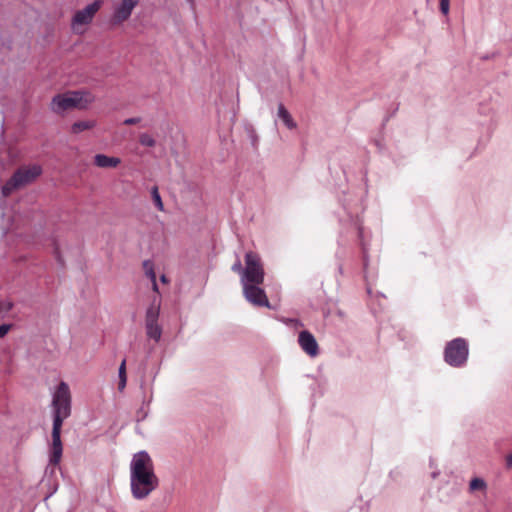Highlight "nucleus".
<instances>
[{
	"label": "nucleus",
	"mask_w": 512,
	"mask_h": 512,
	"mask_svg": "<svg viewBox=\"0 0 512 512\" xmlns=\"http://www.w3.org/2000/svg\"><path fill=\"white\" fill-rule=\"evenodd\" d=\"M159 486V479L155 474L154 463L146 451L133 455L130 463V489L132 496L137 500L147 498Z\"/></svg>",
	"instance_id": "f257e3e1"
},
{
	"label": "nucleus",
	"mask_w": 512,
	"mask_h": 512,
	"mask_svg": "<svg viewBox=\"0 0 512 512\" xmlns=\"http://www.w3.org/2000/svg\"><path fill=\"white\" fill-rule=\"evenodd\" d=\"M52 408L53 427L50 464L56 466L59 464L63 452L61 441L63 421L71 415V392L67 383L61 381L57 386L52 398Z\"/></svg>",
	"instance_id": "f03ea898"
},
{
	"label": "nucleus",
	"mask_w": 512,
	"mask_h": 512,
	"mask_svg": "<svg viewBox=\"0 0 512 512\" xmlns=\"http://www.w3.org/2000/svg\"><path fill=\"white\" fill-rule=\"evenodd\" d=\"M95 100L94 95L87 90L69 91L56 95L51 102V109L55 113H62L70 109H85Z\"/></svg>",
	"instance_id": "7ed1b4c3"
},
{
	"label": "nucleus",
	"mask_w": 512,
	"mask_h": 512,
	"mask_svg": "<svg viewBox=\"0 0 512 512\" xmlns=\"http://www.w3.org/2000/svg\"><path fill=\"white\" fill-rule=\"evenodd\" d=\"M42 173L39 165L20 167L2 188L3 196H9L13 191L32 183Z\"/></svg>",
	"instance_id": "20e7f679"
},
{
	"label": "nucleus",
	"mask_w": 512,
	"mask_h": 512,
	"mask_svg": "<svg viewBox=\"0 0 512 512\" xmlns=\"http://www.w3.org/2000/svg\"><path fill=\"white\" fill-rule=\"evenodd\" d=\"M264 276L265 272L260 256L252 251L247 252L245 255L243 277H241L242 284H262L264 282Z\"/></svg>",
	"instance_id": "39448f33"
},
{
	"label": "nucleus",
	"mask_w": 512,
	"mask_h": 512,
	"mask_svg": "<svg viewBox=\"0 0 512 512\" xmlns=\"http://www.w3.org/2000/svg\"><path fill=\"white\" fill-rule=\"evenodd\" d=\"M468 344L463 338H456L447 343L444 350L446 363L453 367L464 365L468 358Z\"/></svg>",
	"instance_id": "423d86ee"
},
{
	"label": "nucleus",
	"mask_w": 512,
	"mask_h": 512,
	"mask_svg": "<svg viewBox=\"0 0 512 512\" xmlns=\"http://www.w3.org/2000/svg\"><path fill=\"white\" fill-rule=\"evenodd\" d=\"M160 313V301L153 300L152 304L148 307L145 315V328L148 338L158 342L162 335V328L158 324Z\"/></svg>",
	"instance_id": "0eeeda50"
},
{
	"label": "nucleus",
	"mask_w": 512,
	"mask_h": 512,
	"mask_svg": "<svg viewBox=\"0 0 512 512\" xmlns=\"http://www.w3.org/2000/svg\"><path fill=\"white\" fill-rule=\"evenodd\" d=\"M101 6L102 1L96 0L93 3L87 5L84 9L77 11L72 20L73 30L78 33H82V31L79 30V26L91 23L95 14L100 10Z\"/></svg>",
	"instance_id": "6e6552de"
},
{
	"label": "nucleus",
	"mask_w": 512,
	"mask_h": 512,
	"mask_svg": "<svg viewBox=\"0 0 512 512\" xmlns=\"http://www.w3.org/2000/svg\"><path fill=\"white\" fill-rule=\"evenodd\" d=\"M138 3L139 0H121L114 7V11L111 16V23L113 25H121L127 21Z\"/></svg>",
	"instance_id": "1a4fd4ad"
},
{
	"label": "nucleus",
	"mask_w": 512,
	"mask_h": 512,
	"mask_svg": "<svg viewBox=\"0 0 512 512\" xmlns=\"http://www.w3.org/2000/svg\"><path fill=\"white\" fill-rule=\"evenodd\" d=\"M243 293L245 298L255 306H265L270 308L269 300L266 296L265 291L258 287L259 284L244 283Z\"/></svg>",
	"instance_id": "9d476101"
},
{
	"label": "nucleus",
	"mask_w": 512,
	"mask_h": 512,
	"mask_svg": "<svg viewBox=\"0 0 512 512\" xmlns=\"http://www.w3.org/2000/svg\"><path fill=\"white\" fill-rule=\"evenodd\" d=\"M298 343L301 349L310 357L319 354V346L315 337L307 330L301 331L298 336Z\"/></svg>",
	"instance_id": "9b49d317"
},
{
	"label": "nucleus",
	"mask_w": 512,
	"mask_h": 512,
	"mask_svg": "<svg viewBox=\"0 0 512 512\" xmlns=\"http://www.w3.org/2000/svg\"><path fill=\"white\" fill-rule=\"evenodd\" d=\"M121 163L118 157H111L105 154H97L94 157V164L100 168H116Z\"/></svg>",
	"instance_id": "f8f14e48"
},
{
	"label": "nucleus",
	"mask_w": 512,
	"mask_h": 512,
	"mask_svg": "<svg viewBox=\"0 0 512 512\" xmlns=\"http://www.w3.org/2000/svg\"><path fill=\"white\" fill-rule=\"evenodd\" d=\"M278 117L288 129H295L297 127L296 122L283 104H279L278 106Z\"/></svg>",
	"instance_id": "ddd939ff"
},
{
	"label": "nucleus",
	"mask_w": 512,
	"mask_h": 512,
	"mask_svg": "<svg viewBox=\"0 0 512 512\" xmlns=\"http://www.w3.org/2000/svg\"><path fill=\"white\" fill-rule=\"evenodd\" d=\"M95 126H96L95 120L77 121L72 125L71 131L74 134H79L83 131L92 129Z\"/></svg>",
	"instance_id": "4468645a"
},
{
	"label": "nucleus",
	"mask_w": 512,
	"mask_h": 512,
	"mask_svg": "<svg viewBox=\"0 0 512 512\" xmlns=\"http://www.w3.org/2000/svg\"><path fill=\"white\" fill-rule=\"evenodd\" d=\"M127 375H126V360L124 359L119 367V383L118 389L122 391L126 387Z\"/></svg>",
	"instance_id": "2eb2a0df"
},
{
	"label": "nucleus",
	"mask_w": 512,
	"mask_h": 512,
	"mask_svg": "<svg viewBox=\"0 0 512 512\" xmlns=\"http://www.w3.org/2000/svg\"><path fill=\"white\" fill-rule=\"evenodd\" d=\"M487 488L486 482L481 478H473L469 484L470 492L485 491Z\"/></svg>",
	"instance_id": "dca6fc26"
},
{
	"label": "nucleus",
	"mask_w": 512,
	"mask_h": 512,
	"mask_svg": "<svg viewBox=\"0 0 512 512\" xmlns=\"http://www.w3.org/2000/svg\"><path fill=\"white\" fill-rule=\"evenodd\" d=\"M139 143L145 147H154L156 145L155 139L148 133H141L139 135Z\"/></svg>",
	"instance_id": "f3484780"
},
{
	"label": "nucleus",
	"mask_w": 512,
	"mask_h": 512,
	"mask_svg": "<svg viewBox=\"0 0 512 512\" xmlns=\"http://www.w3.org/2000/svg\"><path fill=\"white\" fill-rule=\"evenodd\" d=\"M152 199L156 205V207L160 210V211H163L164 210V205H163V202H162V199H161V196L158 192V188L155 186L153 187L152 189Z\"/></svg>",
	"instance_id": "a211bd4d"
},
{
	"label": "nucleus",
	"mask_w": 512,
	"mask_h": 512,
	"mask_svg": "<svg viewBox=\"0 0 512 512\" xmlns=\"http://www.w3.org/2000/svg\"><path fill=\"white\" fill-rule=\"evenodd\" d=\"M143 267H144V270H145V273H146L147 277H148L151 281H154V279H156V274H155V271H154V267H153L152 262H150V261H145V262L143 263Z\"/></svg>",
	"instance_id": "6ab92c4d"
},
{
	"label": "nucleus",
	"mask_w": 512,
	"mask_h": 512,
	"mask_svg": "<svg viewBox=\"0 0 512 512\" xmlns=\"http://www.w3.org/2000/svg\"><path fill=\"white\" fill-rule=\"evenodd\" d=\"M450 0H440V11L447 15L449 13Z\"/></svg>",
	"instance_id": "aec40b11"
},
{
	"label": "nucleus",
	"mask_w": 512,
	"mask_h": 512,
	"mask_svg": "<svg viewBox=\"0 0 512 512\" xmlns=\"http://www.w3.org/2000/svg\"><path fill=\"white\" fill-rule=\"evenodd\" d=\"M231 269L233 272L238 273L241 275V277H243L244 268L242 267L241 261L239 259L232 265Z\"/></svg>",
	"instance_id": "412c9836"
},
{
	"label": "nucleus",
	"mask_w": 512,
	"mask_h": 512,
	"mask_svg": "<svg viewBox=\"0 0 512 512\" xmlns=\"http://www.w3.org/2000/svg\"><path fill=\"white\" fill-rule=\"evenodd\" d=\"M11 324H2L0 325V338L4 337L11 329Z\"/></svg>",
	"instance_id": "4be33fe9"
},
{
	"label": "nucleus",
	"mask_w": 512,
	"mask_h": 512,
	"mask_svg": "<svg viewBox=\"0 0 512 512\" xmlns=\"http://www.w3.org/2000/svg\"><path fill=\"white\" fill-rule=\"evenodd\" d=\"M141 121V118L139 117H133V118H127L124 120V125H135L138 124Z\"/></svg>",
	"instance_id": "5701e85b"
},
{
	"label": "nucleus",
	"mask_w": 512,
	"mask_h": 512,
	"mask_svg": "<svg viewBox=\"0 0 512 512\" xmlns=\"http://www.w3.org/2000/svg\"><path fill=\"white\" fill-rule=\"evenodd\" d=\"M506 467L508 469L512 468V452L506 456Z\"/></svg>",
	"instance_id": "b1692460"
},
{
	"label": "nucleus",
	"mask_w": 512,
	"mask_h": 512,
	"mask_svg": "<svg viewBox=\"0 0 512 512\" xmlns=\"http://www.w3.org/2000/svg\"><path fill=\"white\" fill-rule=\"evenodd\" d=\"M11 308H12V303H10V302L1 304V306H0V310H5V311L10 310Z\"/></svg>",
	"instance_id": "393cba45"
},
{
	"label": "nucleus",
	"mask_w": 512,
	"mask_h": 512,
	"mask_svg": "<svg viewBox=\"0 0 512 512\" xmlns=\"http://www.w3.org/2000/svg\"><path fill=\"white\" fill-rule=\"evenodd\" d=\"M151 282H152L153 291L158 293V285H157L156 279H154V281H151Z\"/></svg>",
	"instance_id": "a878e982"
},
{
	"label": "nucleus",
	"mask_w": 512,
	"mask_h": 512,
	"mask_svg": "<svg viewBox=\"0 0 512 512\" xmlns=\"http://www.w3.org/2000/svg\"><path fill=\"white\" fill-rule=\"evenodd\" d=\"M160 280H161V282H163V283H167V282H168V279H167V277H166L165 275H162V276L160 277Z\"/></svg>",
	"instance_id": "bb28decb"
},
{
	"label": "nucleus",
	"mask_w": 512,
	"mask_h": 512,
	"mask_svg": "<svg viewBox=\"0 0 512 512\" xmlns=\"http://www.w3.org/2000/svg\"><path fill=\"white\" fill-rule=\"evenodd\" d=\"M192 6H194V1L193 0H187Z\"/></svg>",
	"instance_id": "cd10ccee"
}]
</instances>
